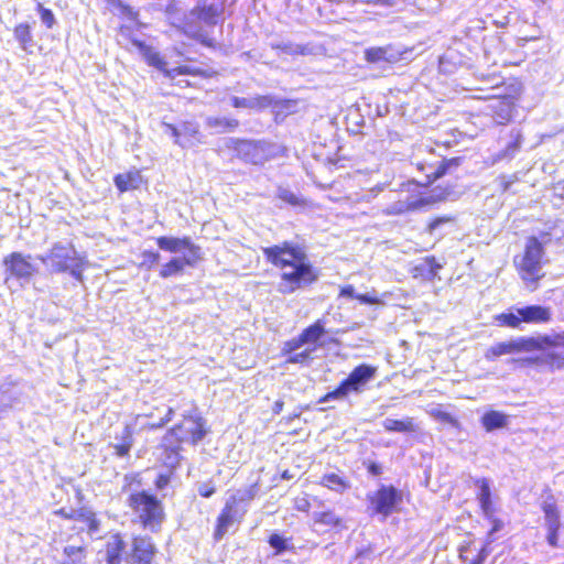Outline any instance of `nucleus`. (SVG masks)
Listing matches in <instances>:
<instances>
[{
	"mask_svg": "<svg viewBox=\"0 0 564 564\" xmlns=\"http://www.w3.org/2000/svg\"><path fill=\"white\" fill-rule=\"evenodd\" d=\"M463 156L444 158L435 169L425 175V182L406 181L397 189V199L389 207V214L402 215L429 208L446 202L456 193L460 180L458 170Z\"/></svg>",
	"mask_w": 564,
	"mask_h": 564,
	"instance_id": "1",
	"label": "nucleus"
},
{
	"mask_svg": "<svg viewBox=\"0 0 564 564\" xmlns=\"http://www.w3.org/2000/svg\"><path fill=\"white\" fill-rule=\"evenodd\" d=\"M262 254L268 263L280 271L276 290L282 295L308 289L319 279V270L302 245L284 240L262 248Z\"/></svg>",
	"mask_w": 564,
	"mask_h": 564,
	"instance_id": "2",
	"label": "nucleus"
},
{
	"mask_svg": "<svg viewBox=\"0 0 564 564\" xmlns=\"http://www.w3.org/2000/svg\"><path fill=\"white\" fill-rule=\"evenodd\" d=\"M126 505L131 511L132 521L142 530L158 533L166 520L165 506L154 492L141 489L130 492Z\"/></svg>",
	"mask_w": 564,
	"mask_h": 564,
	"instance_id": "3",
	"label": "nucleus"
},
{
	"mask_svg": "<svg viewBox=\"0 0 564 564\" xmlns=\"http://www.w3.org/2000/svg\"><path fill=\"white\" fill-rule=\"evenodd\" d=\"M158 247L166 252L176 253L181 250H185L186 254L183 257H172L159 270V276L161 279H169L171 276L181 275L185 271L186 267L194 268L203 260L202 248L194 243L193 240L187 237H167L160 236L155 238Z\"/></svg>",
	"mask_w": 564,
	"mask_h": 564,
	"instance_id": "4",
	"label": "nucleus"
},
{
	"mask_svg": "<svg viewBox=\"0 0 564 564\" xmlns=\"http://www.w3.org/2000/svg\"><path fill=\"white\" fill-rule=\"evenodd\" d=\"M260 485L258 481L243 489H237L226 499L216 517L213 539L219 542L232 525H239L248 511V505L258 496Z\"/></svg>",
	"mask_w": 564,
	"mask_h": 564,
	"instance_id": "5",
	"label": "nucleus"
},
{
	"mask_svg": "<svg viewBox=\"0 0 564 564\" xmlns=\"http://www.w3.org/2000/svg\"><path fill=\"white\" fill-rule=\"evenodd\" d=\"M325 321L316 319L294 338L286 340L282 347V355H290L288 362L302 364L311 359V352L321 348L323 337L326 335Z\"/></svg>",
	"mask_w": 564,
	"mask_h": 564,
	"instance_id": "6",
	"label": "nucleus"
},
{
	"mask_svg": "<svg viewBox=\"0 0 564 564\" xmlns=\"http://www.w3.org/2000/svg\"><path fill=\"white\" fill-rule=\"evenodd\" d=\"M41 261L50 265L52 273H68L77 281H83V272L88 267V260L80 254L70 242H55Z\"/></svg>",
	"mask_w": 564,
	"mask_h": 564,
	"instance_id": "7",
	"label": "nucleus"
},
{
	"mask_svg": "<svg viewBox=\"0 0 564 564\" xmlns=\"http://www.w3.org/2000/svg\"><path fill=\"white\" fill-rule=\"evenodd\" d=\"M544 245L535 236L527 239L523 253L519 261L514 260L518 275L530 291L540 286L541 280L545 276L542 267L545 263Z\"/></svg>",
	"mask_w": 564,
	"mask_h": 564,
	"instance_id": "8",
	"label": "nucleus"
},
{
	"mask_svg": "<svg viewBox=\"0 0 564 564\" xmlns=\"http://www.w3.org/2000/svg\"><path fill=\"white\" fill-rule=\"evenodd\" d=\"M131 43L139 50L149 66L156 68L164 75V77L171 80L174 79L177 75H189L193 77H199L202 79H210L218 75V72L214 68L192 67L188 65H180L174 68H167V63L164 57L159 52L154 51L152 46L138 39H132Z\"/></svg>",
	"mask_w": 564,
	"mask_h": 564,
	"instance_id": "9",
	"label": "nucleus"
},
{
	"mask_svg": "<svg viewBox=\"0 0 564 564\" xmlns=\"http://www.w3.org/2000/svg\"><path fill=\"white\" fill-rule=\"evenodd\" d=\"M564 345V337H551L543 335L538 337H520L514 340L500 341L490 346L485 351V358L494 361L500 356L518 354L522 351L543 350L545 346Z\"/></svg>",
	"mask_w": 564,
	"mask_h": 564,
	"instance_id": "10",
	"label": "nucleus"
},
{
	"mask_svg": "<svg viewBox=\"0 0 564 564\" xmlns=\"http://www.w3.org/2000/svg\"><path fill=\"white\" fill-rule=\"evenodd\" d=\"M376 372L377 368L371 365L360 364L356 366L334 390L322 395L318 399V403L345 399L350 393L362 392L368 382L375 378Z\"/></svg>",
	"mask_w": 564,
	"mask_h": 564,
	"instance_id": "11",
	"label": "nucleus"
},
{
	"mask_svg": "<svg viewBox=\"0 0 564 564\" xmlns=\"http://www.w3.org/2000/svg\"><path fill=\"white\" fill-rule=\"evenodd\" d=\"M165 433L176 436L181 443H188L195 446L209 433V426L199 410L194 408L183 413L181 421Z\"/></svg>",
	"mask_w": 564,
	"mask_h": 564,
	"instance_id": "12",
	"label": "nucleus"
},
{
	"mask_svg": "<svg viewBox=\"0 0 564 564\" xmlns=\"http://www.w3.org/2000/svg\"><path fill=\"white\" fill-rule=\"evenodd\" d=\"M366 500L370 516H380L387 519L400 511L403 494L391 484H381L376 490L367 494Z\"/></svg>",
	"mask_w": 564,
	"mask_h": 564,
	"instance_id": "13",
	"label": "nucleus"
},
{
	"mask_svg": "<svg viewBox=\"0 0 564 564\" xmlns=\"http://www.w3.org/2000/svg\"><path fill=\"white\" fill-rule=\"evenodd\" d=\"M8 278L17 280H30L37 273L36 265L32 262L31 254L13 251L2 259Z\"/></svg>",
	"mask_w": 564,
	"mask_h": 564,
	"instance_id": "14",
	"label": "nucleus"
},
{
	"mask_svg": "<svg viewBox=\"0 0 564 564\" xmlns=\"http://www.w3.org/2000/svg\"><path fill=\"white\" fill-rule=\"evenodd\" d=\"M182 444L183 443L177 441L176 436L165 433L158 446L160 451V464L171 473H176L181 467L183 460Z\"/></svg>",
	"mask_w": 564,
	"mask_h": 564,
	"instance_id": "15",
	"label": "nucleus"
},
{
	"mask_svg": "<svg viewBox=\"0 0 564 564\" xmlns=\"http://www.w3.org/2000/svg\"><path fill=\"white\" fill-rule=\"evenodd\" d=\"M54 514L64 520L80 521L85 524L82 531H86L89 534L97 533L100 530V520L98 519L95 511L89 507L83 506L77 510L66 509L64 507L56 509Z\"/></svg>",
	"mask_w": 564,
	"mask_h": 564,
	"instance_id": "16",
	"label": "nucleus"
},
{
	"mask_svg": "<svg viewBox=\"0 0 564 564\" xmlns=\"http://www.w3.org/2000/svg\"><path fill=\"white\" fill-rule=\"evenodd\" d=\"M158 549L152 538L147 534H135L131 539L130 556L133 564H152Z\"/></svg>",
	"mask_w": 564,
	"mask_h": 564,
	"instance_id": "17",
	"label": "nucleus"
},
{
	"mask_svg": "<svg viewBox=\"0 0 564 564\" xmlns=\"http://www.w3.org/2000/svg\"><path fill=\"white\" fill-rule=\"evenodd\" d=\"M517 99L518 94L505 95L500 96L497 99V102L490 106L491 116L497 120L498 123L507 124L511 121Z\"/></svg>",
	"mask_w": 564,
	"mask_h": 564,
	"instance_id": "18",
	"label": "nucleus"
},
{
	"mask_svg": "<svg viewBox=\"0 0 564 564\" xmlns=\"http://www.w3.org/2000/svg\"><path fill=\"white\" fill-rule=\"evenodd\" d=\"M442 268L443 264L438 262L435 256H426L411 269V274L416 280L433 281Z\"/></svg>",
	"mask_w": 564,
	"mask_h": 564,
	"instance_id": "19",
	"label": "nucleus"
},
{
	"mask_svg": "<svg viewBox=\"0 0 564 564\" xmlns=\"http://www.w3.org/2000/svg\"><path fill=\"white\" fill-rule=\"evenodd\" d=\"M391 48V45L368 47L364 52V58L369 64H377L380 62L395 64L402 59L404 52L389 53Z\"/></svg>",
	"mask_w": 564,
	"mask_h": 564,
	"instance_id": "20",
	"label": "nucleus"
},
{
	"mask_svg": "<svg viewBox=\"0 0 564 564\" xmlns=\"http://www.w3.org/2000/svg\"><path fill=\"white\" fill-rule=\"evenodd\" d=\"M113 182L120 193L139 189L147 183L139 170L119 173L115 175Z\"/></svg>",
	"mask_w": 564,
	"mask_h": 564,
	"instance_id": "21",
	"label": "nucleus"
},
{
	"mask_svg": "<svg viewBox=\"0 0 564 564\" xmlns=\"http://www.w3.org/2000/svg\"><path fill=\"white\" fill-rule=\"evenodd\" d=\"M473 545L474 542L470 540L464 541L458 545L457 552L460 564H485L491 549L482 544L481 547L477 550L476 554L470 557L469 552Z\"/></svg>",
	"mask_w": 564,
	"mask_h": 564,
	"instance_id": "22",
	"label": "nucleus"
},
{
	"mask_svg": "<svg viewBox=\"0 0 564 564\" xmlns=\"http://www.w3.org/2000/svg\"><path fill=\"white\" fill-rule=\"evenodd\" d=\"M525 324H545L552 318L551 308L542 305H528L519 308Z\"/></svg>",
	"mask_w": 564,
	"mask_h": 564,
	"instance_id": "23",
	"label": "nucleus"
},
{
	"mask_svg": "<svg viewBox=\"0 0 564 564\" xmlns=\"http://www.w3.org/2000/svg\"><path fill=\"white\" fill-rule=\"evenodd\" d=\"M457 226V218L452 214L436 215L427 219L424 226V232L430 236L443 235L446 227Z\"/></svg>",
	"mask_w": 564,
	"mask_h": 564,
	"instance_id": "24",
	"label": "nucleus"
},
{
	"mask_svg": "<svg viewBox=\"0 0 564 564\" xmlns=\"http://www.w3.org/2000/svg\"><path fill=\"white\" fill-rule=\"evenodd\" d=\"M475 485L478 486L479 491L476 495V498L479 503V508L482 514L495 513L497 508L491 498V489L490 484L487 478H480L475 480Z\"/></svg>",
	"mask_w": 564,
	"mask_h": 564,
	"instance_id": "25",
	"label": "nucleus"
},
{
	"mask_svg": "<svg viewBox=\"0 0 564 564\" xmlns=\"http://www.w3.org/2000/svg\"><path fill=\"white\" fill-rule=\"evenodd\" d=\"M553 337H564V333L556 334ZM546 348H562L564 350V345L560 344V345H553V346H545L544 349H546ZM524 360L529 364H536L539 361H543L549 367V369L552 371L561 370L564 368V355L560 354V352H555V351L549 352L547 355H545V357L543 359H541L540 357H531V358H527Z\"/></svg>",
	"mask_w": 564,
	"mask_h": 564,
	"instance_id": "26",
	"label": "nucleus"
},
{
	"mask_svg": "<svg viewBox=\"0 0 564 564\" xmlns=\"http://www.w3.org/2000/svg\"><path fill=\"white\" fill-rule=\"evenodd\" d=\"M126 543L120 532L111 534L110 541L106 544V562L108 564H120Z\"/></svg>",
	"mask_w": 564,
	"mask_h": 564,
	"instance_id": "27",
	"label": "nucleus"
},
{
	"mask_svg": "<svg viewBox=\"0 0 564 564\" xmlns=\"http://www.w3.org/2000/svg\"><path fill=\"white\" fill-rule=\"evenodd\" d=\"M382 426L389 433H415L419 431V425L412 416H406L402 420L386 419L382 422Z\"/></svg>",
	"mask_w": 564,
	"mask_h": 564,
	"instance_id": "28",
	"label": "nucleus"
},
{
	"mask_svg": "<svg viewBox=\"0 0 564 564\" xmlns=\"http://www.w3.org/2000/svg\"><path fill=\"white\" fill-rule=\"evenodd\" d=\"M318 484L322 487L338 494H343L351 487V484L347 477L340 476L336 473L324 474L321 477Z\"/></svg>",
	"mask_w": 564,
	"mask_h": 564,
	"instance_id": "29",
	"label": "nucleus"
},
{
	"mask_svg": "<svg viewBox=\"0 0 564 564\" xmlns=\"http://www.w3.org/2000/svg\"><path fill=\"white\" fill-rule=\"evenodd\" d=\"M313 520L315 524L327 527L334 530H343L346 528L345 520L330 509L316 512L313 517Z\"/></svg>",
	"mask_w": 564,
	"mask_h": 564,
	"instance_id": "30",
	"label": "nucleus"
},
{
	"mask_svg": "<svg viewBox=\"0 0 564 564\" xmlns=\"http://www.w3.org/2000/svg\"><path fill=\"white\" fill-rule=\"evenodd\" d=\"M259 149L260 144L256 141L237 140L235 142V150L237 151L238 156L248 163H258L256 155Z\"/></svg>",
	"mask_w": 564,
	"mask_h": 564,
	"instance_id": "31",
	"label": "nucleus"
},
{
	"mask_svg": "<svg viewBox=\"0 0 564 564\" xmlns=\"http://www.w3.org/2000/svg\"><path fill=\"white\" fill-rule=\"evenodd\" d=\"M482 427L487 432H491L497 429H502L508 424V416L499 411L490 410L487 411L480 419Z\"/></svg>",
	"mask_w": 564,
	"mask_h": 564,
	"instance_id": "32",
	"label": "nucleus"
},
{
	"mask_svg": "<svg viewBox=\"0 0 564 564\" xmlns=\"http://www.w3.org/2000/svg\"><path fill=\"white\" fill-rule=\"evenodd\" d=\"M134 429L131 424L127 423L122 430L121 440L119 443L113 445L115 454L118 457H124L129 455L133 446Z\"/></svg>",
	"mask_w": 564,
	"mask_h": 564,
	"instance_id": "33",
	"label": "nucleus"
},
{
	"mask_svg": "<svg viewBox=\"0 0 564 564\" xmlns=\"http://www.w3.org/2000/svg\"><path fill=\"white\" fill-rule=\"evenodd\" d=\"M495 321L499 326L518 329L523 324L522 315L519 313V308L516 311H509L500 313L495 316Z\"/></svg>",
	"mask_w": 564,
	"mask_h": 564,
	"instance_id": "34",
	"label": "nucleus"
},
{
	"mask_svg": "<svg viewBox=\"0 0 564 564\" xmlns=\"http://www.w3.org/2000/svg\"><path fill=\"white\" fill-rule=\"evenodd\" d=\"M14 39L19 42L22 50L26 51L33 45V35L31 26L25 23H19L13 28Z\"/></svg>",
	"mask_w": 564,
	"mask_h": 564,
	"instance_id": "35",
	"label": "nucleus"
},
{
	"mask_svg": "<svg viewBox=\"0 0 564 564\" xmlns=\"http://www.w3.org/2000/svg\"><path fill=\"white\" fill-rule=\"evenodd\" d=\"M486 520L490 523V529L486 534L484 545L491 549V544L497 540L496 533L500 532L505 528V521L495 516V513L482 514Z\"/></svg>",
	"mask_w": 564,
	"mask_h": 564,
	"instance_id": "36",
	"label": "nucleus"
},
{
	"mask_svg": "<svg viewBox=\"0 0 564 564\" xmlns=\"http://www.w3.org/2000/svg\"><path fill=\"white\" fill-rule=\"evenodd\" d=\"M541 509L544 512L546 525L561 524L560 513L557 510L556 501L550 490H549L547 500L541 505Z\"/></svg>",
	"mask_w": 564,
	"mask_h": 564,
	"instance_id": "37",
	"label": "nucleus"
},
{
	"mask_svg": "<svg viewBox=\"0 0 564 564\" xmlns=\"http://www.w3.org/2000/svg\"><path fill=\"white\" fill-rule=\"evenodd\" d=\"M194 12L199 20L215 23L216 19L221 14V9L214 4H198L195 7Z\"/></svg>",
	"mask_w": 564,
	"mask_h": 564,
	"instance_id": "38",
	"label": "nucleus"
},
{
	"mask_svg": "<svg viewBox=\"0 0 564 564\" xmlns=\"http://www.w3.org/2000/svg\"><path fill=\"white\" fill-rule=\"evenodd\" d=\"M278 197L282 202H284L291 206H294V207H310V208L315 207V204L313 202H311L310 199L299 197L293 192L288 191V189H280L278 193Z\"/></svg>",
	"mask_w": 564,
	"mask_h": 564,
	"instance_id": "39",
	"label": "nucleus"
},
{
	"mask_svg": "<svg viewBox=\"0 0 564 564\" xmlns=\"http://www.w3.org/2000/svg\"><path fill=\"white\" fill-rule=\"evenodd\" d=\"M268 543L274 550V555H280L283 552L293 549L289 545V540L279 533H272L268 538Z\"/></svg>",
	"mask_w": 564,
	"mask_h": 564,
	"instance_id": "40",
	"label": "nucleus"
},
{
	"mask_svg": "<svg viewBox=\"0 0 564 564\" xmlns=\"http://www.w3.org/2000/svg\"><path fill=\"white\" fill-rule=\"evenodd\" d=\"M430 414L435 420H437L438 422L449 424L451 426H453L455 429H459L460 427L459 421L455 416H453L451 413H448V412H445V411L440 410V409H433L430 412Z\"/></svg>",
	"mask_w": 564,
	"mask_h": 564,
	"instance_id": "41",
	"label": "nucleus"
},
{
	"mask_svg": "<svg viewBox=\"0 0 564 564\" xmlns=\"http://www.w3.org/2000/svg\"><path fill=\"white\" fill-rule=\"evenodd\" d=\"M208 126L213 128H219L224 131L234 130L239 126V121L235 118L226 119V118H210L208 120Z\"/></svg>",
	"mask_w": 564,
	"mask_h": 564,
	"instance_id": "42",
	"label": "nucleus"
},
{
	"mask_svg": "<svg viewBox=\"0 0 564 564\" xmlns=\"http://www.w3.org/2000/svg\"><path fill=\"white\" fill-rule=\"evenodd\" d=\"M42 22L47 29H52L55 24V17L51 9L45 8L41 2H37L35 7Z\"/></svg>",
	"mask_w": 564,
	"mask_h": 564,
	"instance_id": "43",
	"label": "nucleus"
},
{
	"mask_svg": "<svg viewBox=\"0 0 564 564\" xmlns=\"http://www.w3.org/2000/svg\"><path fill=\"white\" fill-rule=\"evenodd\" d=\"M141 258L142 261L140 263V267L151 269L160 261V253L154 250H143L141 252Z\"/></svg>",
	"mask_w": 564,
	"mask_h": 564,
	"instance_id": "44",
	"label": "nucleus"
},
{
	"mask_svg": "<svg viewBox=\"0 0 564 564\" xmlns=\"http://www.w3.org/2000/svg\"><path fill=\"white\" fill-rule=\"evenodd\" d=\"M176 473H171L170 470H166V473L159 474L154 479V487L158 490H162L166 488L170 482L172 481L173 477Z\"/></svg>",
	"mask_w": 564,
	"mask_h": 564,
	"instance_id": "45",
	"label": "nucleus"
},
{
	"mask_svg": "<svg viewBox=\"0 0 564 564\" xmlns=\"http://www.w3.org/2000/svg\"><path fill=\"white\" fill-rule=\"evenodd\" d=\"M63 552L73 562L80 561L85 556V547L84 546L69 545V546L64 547Z\"/></svg>",
	"mask_w": 564,
	"mask_h": 564,
	"instance_id": "46",
	"label": "nucleus"
},
{
	"mask_svg": "<svg viewBox=\"0 0 564 564\" xmlns=\"http://www.w3.org/2000/svg\"><path fill=\"white\" fill-rule=\"evenodd\" d=\"M546 528H547V535H546L547 543L553 547L558 546V531H560L561 524H549V525H546Z\"/></svg>",
	"mask_w": 564,
	"mask_h": 564,
	"instance_id": "47",
	"label": "nucleus"
},
{
	"mask_svg": "<svg viewBox=\"0 0 564 564\" xmlns=\"http://www.w3.org/2000/svg\"><path fill=\"white\" fill-rule=\"evenodd\" d=\"M312 508L310 498L307 495L294 498V509L300 512H310Z\"/></svg>",
	"mask_w": 564,
	"mask_h": 564,
	"instance_id": "48",
	"label": "nucleus"
},
{
	"mask_svg": "<svg viewBox=\"0 0 564 564\" xmlns=\"http://www.w3.org/2000/svg\"><path fill=\"white\" fill-rule=\"evenodd\" d=\"M115 7L119 8L120 12L124 15H127L130 20H138L139 12L134 10L132 7H130L127 3H123L121 0L119 1V4H116Z\"/></svg>",
	"mask_w": 564,
	"mask_h": 564,
	"instance_id": "49",
	"label": "nucleus"
},
{
	"mask_svg": "<svg viewBox=\"0 0 564 564\" xmlns=\"http://www.w3.org/2000/svg\"><path fill=\"white\" fill-rule=\"evenodd\" d=\"M356 300H358L361 304L369 305H378L382 303V301L375 294H358Z\"/></svg>",
	"mask_w": 564,
	"mask_h": 564,
	"instance_id": "50",
	"label": "nucleus"
},
{
	"mask_svg": "<svg viewBox=\"0 0 564 564\" xmlns=\"http://www.w3.org/2000/svg\"><path fill=\"white\" fill-rule=\"evenodd\" d=\"M365 466H366L368 474H370L371 476H375V477L380 476L383 471L381 464L373 462V460L366 462Z\"/></svg>",
	"mask_w": 564,
	"mask_h": 564,
	"instance_id": "51",
	"label": "nucleus"
},
{
	"mask_svg": "<svg viewBox=\"0 0 564 564\" xmlns=\"http://www.w3.org/2000/svg\"><path fill=\"white\" fill-rule=\"evenodd\" d=\"M216 492V487L210 484H202L198 487V494L203 498H209Z\"/></svg>",
	"mask_w": 564,
	"mask_h": 564,
	"instance_id": "52",
	"label": "nucleus"
},
{
	"mask_svg": "<svg viewBox=\"0 0 564 564\" xmlns=\"http://www.w3.org/2000/svg\"><path fill=\"white\" fill-rule=\"evenodd\" d=\"M553 196L560 200H564V180L552 184Z\"/></svg>",
	"mask_w": 564,
	"mask_h": 564,
	"instance_id": "53",
	"label": "nucleus"
},
{
	"mask_svg": "<svg viewBox=\"0 0 564 564\" xmlns=\"http://www.w3.org/2000/svg\"><path fill=\"white\" fill-rule=\"evenodd\" d=\"M357 295L358 294L355 293V288L351 284H346L339 290V296L341 297L356 299Z\"/></svg>",
	"mask_w": 564,
	"mask_h": 564,
	"instance_id": "54",
	"label": "nucleus"
},
{
	"mask_svg": "<svg viewBox=\"0 0 564 564\" xmlns=\"http://www.w3.org/2000/svg\"><path fill=\"white\" fill-rule=\"evenodd\" d=\"M231 105L235 108H247L250 107V102L246 98L232 97Z\"/></svg>",
	"mask_w": 564,
	"mask_h": 564,
	"instance_id": "55",
	"label": "nucleus"
},
{
	"mask_svg": "<svg viewBox=\"0 0 564 564\" xmlns=\"http://www.w3.org/2000/svg\"><path fill=\"white\" fill-rule=\"evenodd\" d=\"M365 3L373 6H392L394 0H365Z\"/></svg>",
	"mask_w": 564,
	"mask_h": 564,
	"instance_id": "56",
	"label": "nucleus"
},
{
	"mask_svg": "<svg viewBox=\"0 0 564 564\" xmlns=\"http://www.w3.org/2000/svg\"><path fill=\"white\" fill-rule=\"evenodd\" d=\"M175 411L173 408H169L165 415L161 419V422L164 424V426L172 421L174 417Z\"/></svg>",
	"mask_w": 564,
	"mask_h": 564,
	"instance_id": "57",
	"label": "nucleus"
},
{
	"mask_svg": "<svg viewBox=\"0 0 564 564\" xmlns=\"http://www.w3.org/2000/svg\"><path fill=\"white\" fill-rule=\"evenodd\" d=\"M166 128L170 131V133L175 138V141L178 142V139H180V135H181V132L178 131V129L175 126L171 124V123H167Z\"/></svg>",
	"mask_w": 564,
	"mask_h": 564,
	"instance_id": "58",
	"label": "nucleus"
},
{
	"mask_svg": "<svg viewBox=\"0 0 564 564\" xmlns=\"http://www.w3.org/2000/svg\"><path fill=\"white\" fill-rule=\"evenodd\" d=\"M164 424L161 422V420L158 423H149L144 425L145 430L153 431L163 427Z\"/></svg>",
	"mask_w": 564,
	"mask_h": 564,
	"instance_id": "59",
	"label": "nucleus"
},
{
	"mask_svg": "<svg viewBox=\"0 0 564 564\" xmlns=\"http://www.w3.org/2000/svg\"><path fill=\"white\" fill-rule=\"evenodd\" d=\"M258 104L262 107L269 106L271 104V99L267 96H261L258 98Z\"/></svg>",
	"mask_w": 564,
	"mask_h": 564,
	"instance_id": "60",
	"label": "nucleus"
},
{
	"mask_svg": "<svg viewBox=\"0 0 564 564\" xmlns=\"http://www.w3.org/2000/svg\"><path fill=\"white\" fill-rule=\"evenodd\" d=\"M181 87H189V88H197V85L194 83H191L189 80H181L177 83Z\"/></svg>",
	"mask_w": 564,
	"mask_h": 564,
	"instance_id": "61",
	"label": "nucleus"
},
{
	"mask_svg": "<svg viewBox=\"0 0 564 564\" xmlns=\"http://www.w3.org/2000/svg\"><path fill=\"white\" fill-rule=\"evenodd\" d=\"M282 408H283V402L282 401L275 402V404H274V412L279 413L282 410Z\"/></svg>",
	"mask_w": 564,
	"mask_h": 564,
	"instance_id": "62",
	"label": "nucleus"
},
{
	"mask_svg": "<svg viewBox=\"0 0 564 564\" xmlns=\"http://www.w3.org/2000/svg\"><path fill=\"white\" fill-rule=\"evenodd\" d=\"M520 147V140L517 138L511 144L510 148L518 149Z\"/></svg>",
	"mask_w": 564,
	"mask_h": 564,
	"instance_id": "63",
	"label": "nucleus"
},
{
	"mask_svg": "<svg viewBox=\"0 0 564 564\" xmlns=\"http://www.w3.org/2000/svg\"><path fill=\"white\" fill-rule=\"evenodd\" d=\"M200 43L206 45V46H213V43H212L210 40L203 39V40H200Z\"/></svg>",
	"mask_w": 564,
	"mask_h": 564,
	"instance_id": "64",
	"label": "nucleus"
}]
</instances>
